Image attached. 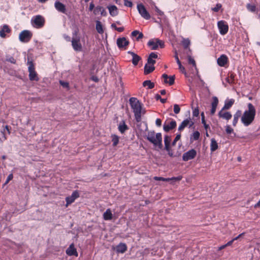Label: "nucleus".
I'll use <instances>...</instances> for the list:
<instances>
[{
  "mask_svg": "<svg viewBox=\"0 0 260 260\" xmlns=\"http://www.w3.org/2000/svg\"><path fill=\"white\" fill-rule=\"evenodd\" d=\"M247 110H245L241 116V122L246 126L250 125L254 120L256 114L255 107L251 103L248 104Z\"/></svg>",
  "mask_w": 260,
  "mask_h": 260,
  "instance_id": "f257e3e1",
  "label": "nucleus"
},
{
  "mask_svg": "<svg viewBox=\"0 0 260 260\" xmlns=\"http://www.w3.org/2000/svg\"><path fill=\"white\" fill-rule=\"evenodd\" d=\"M129 104L133 109L136 121L139 122L141 121V111L142 104L136 98H131L129 100Z\"/></svg>",
  "mask_w": 260,
  "mask_h": 260,
  "instance_id": "f03ea898",
  "label": "nucleus"
},
{
  "mask_svg": "<svg viewBox=\"0 0 260 260\" xmlns=\"http://www.w3.org/2000/svg\"><path fill=\"white\" fill-rule=\"evenodd\" d=\"M146 139L153 145L155 147H158L159 149H162L163 146L162 144V136L160 133H157L155 134V132L152 131L149 133L148 135L146 136Z\"/></svg>",
  "mask_w": 260,
  "mask_h": 260,
  "instance_id": "7ed1b4c3",
  "label": "nucleus"
},
{
  "mask_svg": "<svg viewBox=\"0 0 260 260\" xmlns=\"http://www.w3.org/2000/svg\"><path fill=\"white\" fill-rule=\"evenodd\" d=\"M78 30L75 29L73 33L72 40V45L75 51H80L81 50V45L80 43V37L78 35Z\"/></svg>",
  "mask_w": 260,
  "mask_h": 260,
  "instance_id": "20e7f679",
  "label": "nucleus"
},
{
  "mask_svg": "<svg viewBox=\"0 0 260 260\" xmlns=\"http://www.w3.org/2000/svg\"><path fill=\"white\" fill-rule=\"evenodd\" d=\"M31 23L34 27L40 28L44 25L45 19L42 16L38 15L31 18Z\"/></svg>",
  "mask_w": 260,
  "mask_h": 260,
  "instance_id": "39448f33",
  "label": "nucleus"
},
{
  "mask_svg": "<svg viewBox=\"0 0 260 260\" xmlns=\"http://www.w3.org/2000/svg\"><path fill=\"white\" fill-rule=\"evenodd\" d=\"M171 137L168 135H166L164 137V143H165V147L164 150H166L168 152V155L171 157H175L178 156L180 154H179L178 155L176 154H174L173 152V150L171 147Z\"/></svg>",
  "mask_w": 260,
  "mask_h": 260,
  "instance_id": "423d86ee",
  "label": "nucleus"
},
{
  "mask_svg": "<svg viewBox=\"0 0 260 260\" xmlns=\"http://www.w3.org/2000/svg\"><path fill=\"white\" fill-rule=\"evenodd\" d=\"M32 37V34L28 30H24L22 31L19 36V39L20 42L23 43L28 42Z\"/></svg>",
  "mask_w": 260,
  "mask_h": 260,
  "instance_id": "0eeeda50",
  "label": "nucleus"
},
{
  "mask_svg": "<svg viewBox=\"0 0 260 260\" xmlns=\"http://www.w3.org/2000/svg\"><path fill=\"white\" fill-rule=\"evenodd\" d=\"M27 63L28 64V70L29 72V78L31 81H38L39 78L35 70L34 64L31 61L28 60Z\"/></svg>",
  "mask_w": 260,
  "mask_h": 260,
  "instance_id": "6e6552de",
  "label": "nucleus"
},
{
  "mask_svg": "<svg viewBox=\"0 0 260 260\" xmlns=\"http://www.w3.org/2000/svg\"><path fill=\"white\" fill-rule=\"evenodd\" d=\"M137 9L139 14L144 19L148 20L150 18L151 16L149 13L146 10V8L143 4L141 3L138 4Z\"/></svg>",
  "mask_w": 260,
  "mask_h": 260,
  "instance_id": "1a4fd4ad",
  "label": "nucleus"
},
{
  "mask_svg": "<svg viewBox=\"0 0 260 260\" xmlns=\"http://www.w3.org/2000/svg\"><path fill=\"white\" fill-rule=\"evenodd\" d=\"M197 152L194 149H191L183 153L182 155V160L187 161L189 160L194 158L197 155Z\"/></svg>",
  "mask_w": 260,
  "mask_h": 260,
  "instance_id": "9d476101",
  "label": "nucleus"
},
{
  "mask_svg": "<svg viewBox=\"0 0 260 260\" xmlns=\"http://www.w3.org/2000/svg\"><path fill=\"white\" fill-rule=\"evenodd\" d=\"M217 26L221 35H224L228 32L229 26L225 21L223 20L219 21L217 22Z\"/></svg>",
  "mask_w": 260,
  "mask_h": 260,
  "instance_id": "9b49d317",
  "label": "nucleus"
},
{
  "mask_svg": "<svg viewBox=\"0 0 260 260\" xmlns=\"http://www.w3.org/2000/svg\"><path fill=\"white\" fill-rule=\"evenodd\" d=\"M194 122L191 120V119L190 117H188V118H186L184 119L180 124V125L178 127V130L180 132L182 131L185 127H186L187 125H189V127H192L194 125Z\"/></svg>",
  "mask_w": 260,
  "mask_h": 260,
  "instance_id": "f8f14e48",
  "label": "nucleus"
},
{
  "mask_svg": "<svg viewBox=\"0 0 260 260\" xmlns=\"http://www.w3.org/2000/svg\"><path fill=\"white\" fill-rule=\"evenodd\" d=\"M176 126L177 123L176 121L172 120L169 124H167L166 122H165L163 125V129L165 132L168 133L170 131L176 128Z\"/></svg>",
  "mask_w": 260,
  "mask_h": 260,
  "instance_id": "ddd939ff",
  "label": "nucleus"
},
{
  "mask_svg": "<svg viewBox=\"0 0 260 260\" xmlns=\"http://www.w3.org/2000/svg\"><path fill=\"white\" fill-rule=\"evenodd\" d=\"M113 249L117 253H123L127 250V247L126 244L121 242L115 247H114Z\"/></svg>",
  "mask_w": 260,
  "mask_h": 260,
  "instance_id": "4468645a",
  "label": "nucleus"
},
{
  "mask_svg": "<svg viewBox=\"0 0 260 260\" xmlns=\"http://www.w3.org/2000/svg\"><path fill=\"white\" fill-rule=\"evenodd\" d=\"M116 43L117 46L120 49L126 47L129 44V41L125 37L118 38Z\"/></svg>",
  "mask_w": 260,
  "mask_h": 260,
  "instance_id": "2eb2a0df",
  "label": "nucleus"
},
{
  "mask_svg": "<svg viewBox=\"0 0 260 260\" xmlns=\"http://www.w3.org/2000/svg\"><path fill=\"white\" fill-rule=\"evenodd\" d=\"M228 57L225 54H222L217 59V62L219 66L222 67H225L228 62Z\"/></svg>",
  "mask_w": 260,
  "mask_h": 260,
  "instance_id": "dca6fc26",
  "label": "nucleus"
},
{
  "mask_svg": "<svg viewBox=\"0 0 260 260\" xmlns=\"http://www.w3.org/2000/svg\"><path fill=\"white\" fill-rule=\"evenodd\" d=\"M79 197V194L77 191H74L72 195L69 197H67L66 198V201L67 202L66 206L67 207L69 204L72 203L76 199Z\"/></svg>",
  "mask_w": 260,
  "mask_h": 260,
  "instance_id": "f3484780",
  "label": "nucleus"
},
{
  "mask_svg": "<svg viewBox=\"0 0 260 260\" xmlns=\"http://www.w3.org/2000/svg\"><path fill=\"white\" fill-rule=\"evenodd\" d=\"M127 53L129 54H131L133 57L132 60V63L135 66L138 65L139 61H140L142 59V58L140 56H139L138 54H137L135 52H132L131 51H128L127 52Z\"/></svg>",
  "mask_w": 260,
  "mask_h": 260,
  "instance_id": "a211bd4d",
  "label": "nucleus"
},
{
  "mask_svg": "<svg viewBox=\"0 0 260 260\" xmlns=\"http://www.w3.org/2000/svg\"><path fill=\"white\" fill-rule=\"evenodd\" d=\"M54 7L56 10L63 14L66 13V8L64 4L59 1H56L54 3Z\"/></svg>",
  "mask_w": 260,
  "mask_h": 260,
  "instance_id": "6ab92c4d",
  "label": "nucleus"
},
{
  "mask_svg": "<svg viewBox=\"0 0 260 260\" xmlns=\"http://www.w3.org/2000/svg\"><path fill=\"white\" fill-rule=\"evenodd\" d=\"M213 101L211 103V109L210 110V114L213 115L215 112L218 104V99L216 96L212 97Z\"/></svg>",
  "mask_w": 260,
  "mask_h": 260,
  "instance_id": "aec40b11",
  "label": "nucleus"
},
{
  "mask_svg": "<svg viewBox=\"0 0 260 260\" xmlns=\"http://www.w3.org/2000/svg\"><path fill=\"white\" fill-rule=\"evenodd\" d=\"M174 57L175 59L176 60V62L179 66V69L181 72V73L183 74H184L185 76H186V72L185 70V68L182 65L181 61H180L178 56V53L176 50L175 51V55Z\"/></svg>",
  "mask_w": 260,
  "mask_h": 260,
  "instance_id": "412c9836",
  "label": "nucleus"
},
{
  "mask_svg": "<svg viewBox=\"0 0 260 260\" xmlns=\"http://www.w3.org/2000/svg\"><path fill=\"white\" fill-rule=\"evenodd\" d=\"M11 29L8 25L5 24L0 27V37L5 38L6 37V33H9Z\"/></svg>",
  "mask_w": 260,
  "mask_h": 260,
  "instance_id": "4be33fe9",
  "label": "nucleus"
},
{
  "mask_svg": "<svg viewBox=\"0 0 260 260\" xmlns=\"http://www.w3.org/2000/svg\"><path fill=\"white\" fill-rule=\"evenodd\" d=\"M66 253L70 256H78V253L73 244H72L66 250Z\"/></svg>",
  "mask_w": 260,
  "mask_h": 260,
  "instance_id": "5701e85b",
  "label": "nucleus"
},
{
  "mask_svg": "<svg viewBox=\"0 0 260 260\" xmlns=\"http://www.w3.org/2000/svg\"><path fill=\"white\" fill-rule=\"evenodd\" d=\"M118 129L121 134H124L126 131L129 129L128 126L125 124V122L124 120L120 122Z\"/></svg>",
  "mask_w": 260,
  "mask_h": 260,
  "instance_id": "b1692460",
  "label": "nucleus"
},
{
  "mask_svg": "<svg viewBox=\"0 0 260 260\" xmlns=\"http://www.w3.org/2000/svg\"><path fill=\"white\" fill-rule=\"evenodd\" d=\"M222 109L218 112V116L220 118H222L226 120H230L232 117V114L230 112H223Z\"/></svg>",
  "mask_w": 260,
  "mask_h": 260,
  "instance_id": "393cba45",
  "label": "nucleus"
},
{
  "mask_svg": "<svg viewBox=\"0 0 260 260\" xmlns=\"http://www.w3.org/2000/svg\"><path fill=\"white\" fill-rule=\"evenodd\" d=\"M109 13L112 16H115L118 15V11L117 7L115 5H110L107 7Z\"/></svg>",
  "mask_w": 260,
  "mask_h": 260,
  "instance_id": "a878e982",
  "label": "nucleus"
},
{
  "mask_svg": "<svg viewBox=\"0 0 260 260\" xmlns=\"http://www.w3.org/2000/svg\"><path fill=\"white\" fill-rule=\"evenodd\" d=\"M155 70L154 66H151L145 64L144 68V74L145 75H148Z\"/></svg>",
  "mask_w": 260,
  "mask_h": 260,
  "instance_id": "bb28decb",
  "label": "nucleus"
},
{
  "mask_svg": "<svg viewBox=\"0 0 260 260\" xmlns=\"http://www.w3.org/2000/svg\"><path fill=\"white\" fill-rule=\"evenodd\" d=\"M235 103V100L233 99H227L225 101L224 105L222 108V110H229L230 109Z\"/></svg>",
  "mask_w": 260,
  "mask_h": 260,
  "instance_id": "cd10ccee",
  "label": "nucleus"
},
{
  "mask_svg": "<svg viewBox=\"0 0 260 260\" xmlns=\"http://www.w3.org/2000/svg\"><path fill=\"white\" fill-rule=\"evenodd\" d=\"M242 116V111L240 110H238L234 115V119L233 121V125L235 126L238 121L239 117Z\"/></svg>",
  "mask_w": 260,
  "mask_h": 260,
  "instance_id": "c85d7f7f",
  "label": "nucleus"
},
{
  "mask_svg": "<svg viewBox=\"0 0 260 260\" xmlns=\"http://www.w3.org/2000/svg\"><path fill=\"white\" fill-rule=\"evenodd\" d=\"M113 218V214L110 209H107L103 214V218L105 220H111Z\"/></svg>",
  "mask_w": 260,
  "mask_h": 260,
  "instance_id": "c756f323",
  "label": "nucleus"
},
{
  "mask_svg": "<svg viewBox=\"0 0 260 260\" xmlns=\"http://www.w3.org/2000/svg\"><path fill=\"white\" fill-rule=\"evenodd\" d=\"M131 36L133 37H137L136 40L139 41L140 39H142L144 37V35L142 32H140L139 30H135L132 31L131 33Z\"/></svg>",
  "mask_w": 260,
  "mask_h": 260,
  "instance_id": "7c9ffc66",
  "label": "nucleus"
},
{
  "mask_svg": "<svg viewBox=\"0 0 260 260\" xmlns=\"http://www.w3.org/2000/svg\"><path fill=\"white\" fill-rule=\"evenodd\" d=\"M218 148V143L214 138H212L211 140L210 144V150L211 151L214 152Z\"/></svg>",
  "mask_w": 260,
  "mask_h": 260,
  "instance_id": "2f4dec72",
  "label": "nucleus"
},
{
  "mask_svg": "<svg viewBox=\"0 0 260 260\" xmlns=\"http://www.w3.org/2000/svg\"><path fill=\"white\" fill-rule=\"evenodd\" d=\"M111 138H112V146H116L119 142V137L116 134H112Z\"/></svg>",
  "mask_w": 260,
  "mask_h": 260,
  "instance_id": "473e14b6",
  "label": "nucleus"
},
{
  "mask_svg": "<svg viewBox=\"0 0 260 260\" xmlns=\"http://www.w3.org/2000/svg\"><path fill=\"white\" fill-rule=\"evenodd\" d=\"M147 45L151 47V50H157L158 49L157 41L154 42L153 39L150 40L147 43Z\"/></svg>",
  "mask_w": 260,
  "mask_h": 260,
  "instance_id": "72a5a7b5",
  "label": "nucleus"
},
{
  "mask_svg": "<svg viewBox=\"0 0 260 260\" xmlns=\"http://www.w3.org/2000/svg\"><path fill=\"white\" fill-rule=\"evenodd\" d=\"M200 136V132L198 131L194 132L190 137V142H192L193 141L198 140Z\"/></svg>",
  "mask_w": 260,
  "mask_h": 260,
  "instance_id": "f704fd0d",
  "label": "nucleus"
},
{
  "mask_svg": "<svg viewBox=\"0 0 260 260\" xmlns=\"http://www.w3.org/2000/svg\"><path fill=\"white\" fill-rule=\"evenodd\" d=\"M95 28L98 33L102 34L104 32L103 26L101 21L99 20L96 21Z\"/></svg>",
  "mask_w": 260,
  "mask_h": 260,
  "instance_id": "c9c22d12",
  "label": "nucleus"
},
{
  "mask_svg": "<svg viewBox=\"0 0 260 260\" xmlns=\"http://www.w3.org/2000/svg\"><path fill=\"white\" fill-rule=\"evenodd\" d=\"M143 86L144 87L148 86V89H151L154 87L155 84L150 80H145L143 82Z\"/></svg>",
  "mask_w": 260,
  "mask_h": 260,
  "instance_id": "e433bc0d",
  "label": "nucleus"
},
{
  "mask_svg": "<svg viewBox=\"0 0 260 260\" xmlns=\"http://www.w3.org/2000/svg\"><path fill=\"white\" fill-rule=\"evenodd\" d=\"M187 57L188 59V63L190 64H192L193 67L197 68V65L194 59L191 57V56L187 53Z\"/></svg>",
  "mask_w": 260,
  "mask_h": 260,
  "instance_id": "4c0bfd02",
  "label": "nucleus"
},
{
  "mask_svg": "<svg viewBox=\"0 0 260 260\" xmlns=\"http://www.w3.org/2000/svg\"><path fill=\"white\" fill-rule=\"evenodd\" d=\"M181 43H182V46H183V48L185 49H187L189 47V46L190 44V41L189 40V39L183 38Z\"/></svg>",
  "mask_w": 260,
  "mask_h": 260,
  "instance_id": "58836bf2",
  "label": "nucleus"
},
{
  "mask_svg": "<svg viewBox=\"0 0 260 260\" xmlns=\"http://www.w3.org/2000/svg\"><path fill=\"white\" fill-rule=\"evenodd\" d=\"M225 132L227 134H233L234 137H235L236 136V133L234 132V129L230 125L225 126Z\"/></svg>",
  "mask_w": 260,
  "mask_h": 260,
  "instance_id": "ea45409f",
  "label": "nucleus"
},
{
  "mask_svg": "<svg viewBox=\"0 0 260 260\" xmlns=\"http://www.w3.org/2000/svg\"><path fill=\"white\" fill-rule=\"evenodd\" d=\"M181 137V135L180 132L177 134L176 137L175 138V139H174V140L173 141V142L171 143V145L172 146H175L176 142L180 139Z\"/></svg>",
  "mask_w": 260,
  "mask_h": 260,
  "instance_id": "a19ab883",
  "label": "nucleus"
},
{
  "mask_svg": "<svg viewBox=\"0 0 260 260\" xmlns=\"http://www.w3.org/2000/svg\"><path fill=\"white\" fill-rule=\"evenodd\" d=\"M153 179L156 181H166V182H168L170 180H171V179L169 178H164L162 177H157V176L154 177Z\"/></svg>",
  "mask_w": 260,
  "mask_h": 260,
  "instance_id": "79ce46f5",
  "label": "nucleus"
},
{
  "mask_svg": "<svg viewBox=\"0 0 260 260\" xmlns=\"http://www.w3.org/2000/svg\"><path fill=\"white\" fill-rule=\"evenodd\" d=\"M156 63V60L155 59H153L152 58L148 56L147 59V63L146 64L154 66V64Z\"/></svg>",
  "mask_w": 260,
  "mask_h": 260,
  "instance_id": "37998d69",
  "label": "nucleus"
},
{
  "mask_svg": "<svg viewBox=\"0 0 260 260\" xmlns=\"http://www.w3.org/2000/svg\"><path fill=\"white\" fill-rule=\"evenodd\" d=\"M168 79H169V80H168V82L167 84H169L170 85H173L175 83V76H170Z\"/></svg>",
  "mask_w": 260,
  "mask_h": 260,
  "instance_id": "c03bdc74",
  "label": "nucleus"
},
{
  "mask_svg": "<svg viewBox=\"0 0 260 260\" xmlns=\"http://www.w3.org/2000/svg\"><path fill=\"white\" fill-rule=\"evenodd\" d=\"M155 41H157L158 46H159L160 48H164L165 47V45L164 41L160 40L158 39H155Z\"/></svg>",
  "mask_w": 260,
  "mask_h": 260,
  "instance_id": "a18cd8bd",
  "label": "nucleus"
},
{
  "mask_svg": "<svg viewBox=\"0 0 260 260\" xmlns=\"http://www.w3.org/2000/svg\"><path fill=\"white\" fill-rule=\"evenodd\" d=\"M103 9V7L98 6L95 8L93 10V13L94 15H97L101 12V9Z\"/></svg>",
  "mask_w": 260,
  "mask_h": 260,
  "instance_id": "49530a36",
  "label": "nucleus"
},
{
  "mask_svg": "<svg viewBox=\"0 0 260 260\" xmlns=\"http://www.w3.org/2000/svg\"><path fill=\"white\" fill-rule=\"evenodd\" d=\"M199 109L198 107L195 108L192 112V114L193 117H199Z\"/></svg>",
  "mask_w": 260,
  "mask_h": 260,
  "instance_id": "de8ad7c7",
  "label": "nucleus"
},
{
  "mask_svg": "<svg viewBox=\"0 0 260 260\" xmlns=\"http://www.w3.org/2000/svg\"><path fill=\"white\" fill-rule=\"evenodd\" d=\"M6 61L13 64H15L16 63V60L14 59V58L10 56H7Z\"/></svg>",
  "mask_w": 260,
  "mask_h": 260,
  "instance_id": "09e8293b",
  "label": "nucleus"
},
{
  "mask_svg": "<svg viewBox=\"0 0 260 260\" xmlns=\"http://www.w3.org/2000/svg\"><path fill=\"white\" fill-rule=\"evenodd\" d=\"M124 1V6L128 7H132L133 6V4L132 1L129 0H123Z\"/></svg>",
  "mask_w": 260,
  "mask_h": 260,
  "instance_id": "8fccbe9b",
  "label": "nucleus"
},
{
  "mask_svg": "<svg viewBox=\"0 0 260 260\" xmlns=\"http://www.w3.org/2000/svg\"><path fill=\"white\" fill-rule=\"evenodd\" d=\"M247 9L251 12H254L256 9V7L255 5H252L250 4L247 5Z\"/></svg>",
  "mask_w": 260,
  "mask_h": 260,
  "instance_id": "3c124183",
  "label": "nucleus"
},
{
  "mask_svg": "<svg viewBox=\"0 0 260 260\" xmlns=\"http://www.w3.org/2000/svg\"><path fill=\"white\" fill-rule=\"evenodd\" d=\"M180 111V108L179 106L177 104H175L174 105V112L175 114H178Z\"/></svg>",
  "mask_w": 260,
  "mask_h": 260,
  "instance_id": "603ef678",
  "label": "nucleus"
},
{
  "mask_svg": "<svg viewBox=\"0 0 260 260\" xmlns=\"http://www.w3.org/2000/svg\"><path fill=\"white\" fill-rule=\"evenodd\" d=\"M222 5L220 4H217L214 8H212L214 12H217L221 8Z\"/></svg>",
  "mask_w": 260,
  "mask_h": 260,
  "instance_id": "864d4df0",
  "label": "nucleus"
},
{
  "mask_svg": "<svg viewBox=\"0 0 260 260\" xmlns=\"http://www.w3.org/2000/svg\"><path fill=\"white\" fill-rule=\"evenodd\" d=\"M96 67V66L95 64L93 63L92 64V67L90 68V71H89V74L90 75H94L95 74L94 70H95Z\"/></svg>",
  "mask_w": 260,
  "mask_h": 260,
  "instance_id": "5fc2aeb1",
  "label": "nucleus"
},
{
  "mask_svg": "<svg viewBox=\"0 0 260 260\" xmlns=\"http://www.w3.org/2000/svg\"><path fill=\"white\" fill-rule=\"evenodd\" d=\"M59 83L60 85L64 88H69V83L67 82H65L62 80L59 81Z\"/></svg>",
  "mask_w": 260,
  "mask_h": 260,
  "instance_id": "6e6d98bb",
  "label": "nucleus"
},
{
  "mask_svg": "<svg viewBox=\"0 0 260 260\" xmlns=\"http://www.w3.org/2000/svg\"><path fill=\"white\" fill-rule=\"evenodd\" d=\"M155 10L157 12V14L159 16H162L164 15V13L162 11L160 10L158 7L156 6H155Z\"/></svg>",
  "mask_w": 260,
  "mask_h": 260,
  "instance_id": "4d7b16f0",
  "label": "nucleus"
},
{
  "mask_svg": "<svg viewBox=\"0 0 260 260\" xmlns=\"http://www.w3.org/2000/svg\"><path fill=\"white\" fill-rule=\"evenodd\" d=\"M13 176L12 174H9L8 175V176L7 177V178L6 181H5L4 184L6 185L7 183H8V182L13 179Z\"/></svg>",
  "mask_w": 260,
  "mask_h": 260,
  "instance_id": "13d9d810",
  "label": "nucleus"
},
{
  "mask_svg": "<svg viewBox=\"0 0 260 260\" xmlns=\"http://www.w3.org/2000/svg\"><path fill=\"white\" fill-rule=\"evenodd\" d=\"M90 79L95 82H98L99 81V79L98 77L96 76H94V75H91Z\"/></svg>",
  "mask_w": 260,
  "mask_h": 260,
  "instance_id": "bf43d9fd",
  "label": "nucleus"
},
{
  "mask_svg": "<svg viewBox=\"0 0 260 260\" xmlns=\"http://www.w3.org/2000/svg\"><path fill=\"white\" fill-rule=\"evenodd\" d=\"M149 56L154 59H156L158 58V55L157 53L155 52H151L149 54Z\"/></svg>",
  "mask_w": 260,
  "mask_h": 260,
  "instance_id": "052dcab7",
  "label": "nucleus"
},
{
  "mask_svg": "<svg viewBox=\"0 0 260 260\" xmlns=\"http://www.w3.org/2000/svg\"><path fill=\"white\" fill-rule=\"evenodd\" d=\"M170 76H169L167 74H164L162 75V78L164 79V82L165 83L167 84V82H168V79L169 78Z\"/></svg>",
  "mask_w": 260,
  "mask_h": 260,
  "instance_id": "680f3d73",
  "label": "nucleus"
},
{
  "mask_svg": "<svg viewBox=\"0 0 260 260\" xmlns=\"http://www.w3.org/2000/svg\"><path fill=\"white\" fill-rule=\"evenodd\" d=\"M155 124L157 126L160 127L161 125V120L159 118H157L155 121Z\"/></svg>",
  "mask_w": 260,
  "mask_h": 260,
  "instance_id": "e2e57ef3",
  "label": "nucleus"
},
{
  "mask_svg": "<svg viewBox=\"0 0 260 260\" xmlns=\"http://www.w3.org/2000/svg\"><path fill=\"white\" fill-rule=\"evenodd\" d=\"M94 7H95V6H94V4H93V3L92 2H91L89 5V10L90 11H92L94 9Z\"/></svg>",
  "mask_w": 260,
  "mask_h": 260,
  "instance_id": "0e129e2a",
  "label": "nucleus"
},
{
  "mask_svg": "<svg viewBox=\"0 0 260 260\" xmlns=\"http://www.w3.org/2000/svg\"><path fill=\"white\" fill-rule=\"evenodd\" d=\"M244 235H245V233H242L239 234L236 237L233 238V239H234V241L238 240V239H240L241 238H242Z\"/></svg>",
  "mask_w": 260,
  "mask_h": 260,
  "instance_id": "69168bd1",
  "label": "nucleus"
},
{
  "mask_svg": "<svg viewBox=\"0 0 260 260\" xmlns=\"http://www.w3.org/2000/svg\"><path fill=\"white\" fill-rule=\"evenodd\" d=\"M182 177L181 176H178L176 177H172V178H170L171 180H177V181H180L182 179Z\"/></svg>",
  "mask_w": 260,
  "mask_h": 260,
  "instance_id": "338daca9",
  "label": "nucleus"
},
{
  "mask_svg": "<svg viewBox=\"0 0 260 260\" xmlns=\"http://www.w3.org/2000/svg\"><path fill=\"white\" fill-rule=\"evenodd\" d=\"M100 13H101V14L104 16H106L107 15L106 11H105V9L103 7V9H101Z\"/></svg>",
  "mask_w": 260,
  "mask_h": 260,
  "instance_id": "774afa93",
  "label": "nucleus"
}]
</instances>
